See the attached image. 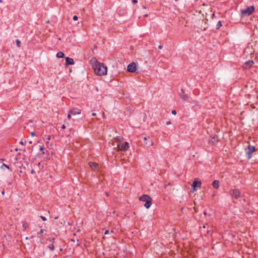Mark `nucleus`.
Masks as SVG:
<instances>
[{"instance_id": "1a4fd4ad", "label": "nucleus", "mask_w": 258, "mask_h": 258, "mask_svg": "<svg viewBox=\"0 0 258 258\" xmlns=\"http://www.w3.org/2000/svg\"><path fill=\"white\" fill-rule=\"evenodd\" d=\"M70 113L73 115H75L77 114H80L81 113V109L77 108H74L71 109H70Z\"/></svg>"}, {"instance_id": "412c9836", "label": "nucleus", "mask_w": 258, "mask_h": 258, "mask_svg": "<svg viewBox=\"0 0 258 258\" xmlns=\"http://www.w3.org/2000/svg\"><path fill=\"white\" fill-rule=\"evenodd\" d=\"M48 248L51 250H53L54 248V246L53 244H51L50 245H49L48 246Z\"/></svg>"}, {"instance_id": "8fccbe9b", "label": "nucleus", "mask_w": 258, "mask_h": 258, "mask_svg": "<svg viewBox=\"0 0 258 258\" xmlns=\"http://www.w3.org/2000/svg\"><path fill=\"white\" fill-rule=\"evenodd\" d=\"M2 0H0V3H2Z\"/></svg>"}, {"instance_id": "ea45409f", "label": "nucleus", "mask_w": 258, "mask_h": 258, "mask_svg": "<svg viewBox=\"0 0 258 258\" xmlns=\"http://www.w3.org/2000/svg\"><path fill=\"white\" fill-rule=\"evenodd\" d=\"M105 194H106V195L107 196H108V195H109V194H108V193L107 192H105Z\"/></svg>"}, {"instance_id": "c756f323", "label": "nucleus", "mask_w": 258, "mask_h": 258, "mask_svg": "<svg viewBox=\"0 0 258 258\" xmlns=\"http://www.w3.org/2000/svg\"><path fill=\"white\" fill-rule=\"evenodd\" d=\"M3 166H5V167H6V168H8V169H10L9 166L8 165H6V164H4V163L3 164Z\"/></svg>"}, {"instance_id": "a18cd8bd", "label": "nucleus", "mask_w": 258, "mask_h": 258, "mask_svg": "<svg viewBox=\"0 0 258 258\" xmlns=\"http://www.w3.org/2000/svg\"><path fill=\"white\" fill-rule=\"evenodd\" d=\"M57 218H58V217H56L55 218V219H57Z\"/></svg>"}, {"instance_id": "37998d69", "label": "nucleus", "mask_w": 258, "mask_h": 258, "mask_svg": "<svg viewBox=\"0 0 258 258\" xmlns=\"http://www.w3.org/2000/svg\"><path fill=\"white\" fill-rule=\"evenodd\" d=\"M50 138L49 137L47 138V140H50Z\"/></svg>"}, {"instance_id": "ddd939ff", "label": "nucleus", "mask_w": 258, "mask_h": 258, "mask_svg": "<svg viewBox=\"0 0 258 258\" xmlns=\"http://www.w3.org/2000/svg\"><path fill=\"white\" fill-rule=\"evenodd\" d=\"M150 198H151V197H149L148 195H144L142 196H141V197H140L139 200L141 201H143V202H145L146 203V201H147V200L149 199H150Z\"/></svg>"}, {"instance_id": "393cba45", "label": "nucleus", "mask_w": 258, "mask_h": 258, "mask_svg": "<svg viewBox=\"0 0 258 258\" xmlns=\"http://www.w3.org/2000/svg\"><path fill=\"white\" fill-rule=\"evenodd\" d=\"M44 229H41L40 231L38 233V234H41L43 233Z\"/></svg>"}, {"instance_id": "f8f14e48", "label": "nucleus", "mask_w": 258, "mask_h": 258, "mask_svg": "<svg viewBox=\"0 0 258 258\" xmlns=\"http://www.w3.org/2000/svg\"><path fill=\"white\" fill-rule=\"evenodd\" d=\"M75 63L74 59L72 58L67 57H66V66L72 65Z\"/></svg>"}, {"instance_id": "6ab92c4d", "label": "nucleus", "mask_w": 258, "mask_h": 258, "mask_svg": "<svg viewBox=\"0 0 258 258\" xmlns=\"http://www.w3.org/2000/svg\"><path fill=\"white\" fill-rule=\"evenodd\" d=\"M222 26V23L219 21L216 25V29H219Z\"/></svg>"}, {"instance_id": "9d476101", "label": "nucleus", "mask_w": 258, "mask_h": 258, "mask_svg": "<svg viewBox=\"0 0 258 258\" xmlns=\"http://www.w3.org/2000/svg\"><path fill=\"white\" fill-rule=\"evenodd\" d=\"M89 166L94 171H98L99 170V165L94 162H90L89 163Z\"/></svg>"}, {"instance_id": "4c0bfd02", "label": "nucleus", "mask_w": 258, "mask_h": 258, "mask_svg": "<svg viewBox=\"0 0 258 258\" xmlns=\"http://www.w3.org/2000/svg\"><path fill=\"white\" fill-rule=\"evenodd\" d=\"M34 170H31V173L32 174H33V173H34Z\"/></svg>"}, {"instance_id": "423d86ee", "label": "nucleus", "mask_w": 258, "mask_h": 258, "mask_svg": "<svg viewBox=\"0 0 258 258\" xmlns=\"http://www.w3.org/2000/svg\"><path fill=\"white\" fill-rule=\"evenodd\" d=\"M137 70L136 64L135 62H132L127 67V70L131 73H135Z\"/></svg>"}, {"instance_id": "6e6552de", "label": "nucleus", "mask_w": 258, "mask_h": 258, "mask_svg": "<svg viewBox=\"0 0 258 258\" xmlns=\"http://www.w3.org/2000/svg\"><path fill=\"white\" fill-rule=\"evenodd\" d=\"M144 140L145 141V144L148 147H151L153 145L154 143L150 138L145 137Z\"/></svg>"}, {"instance_id": "473e14b6", "label": "nucleus", "mask_w": 258, "mask_h": 258, "mask_svg": "<svg viewBox=\"0 0 258 258\" xmlns=\"http://www.w3.org/2000/svg\"><path fill=\"white\" fill-rule=\"evenodd\" d=\"M171 124L170 121H167V122L166 123V125H169V124Z\"/></svg>"}, {"instance_id": "c85d7f7f", "label": "nucleus", "mask_w": 258, "mask_h": 258, "mask_svg": "<svg viewBox=\"0 0 258 258\" xmlns=\"http://www.w3.org/2000/svg\"><path fill=\"white\" fill-rule=\"evenodd\" d=\"M39 150H40V151H43L44 148L42 146H40L39 147Z\"/></svg>"}, {"instance_id": "a211bd4d", "label": "nucleus", "mask_w": 258, "mask_h": 258, "mask_svg": "<svg viewBox=\"0 0 258 258\" xmlns=\"http://www.w3.org/2000/svg\"><path fill=\"white\" fill-rule=\"evenodd\" d=\"M218 141V137H217V136H215L213 139L210 141V142L212 143H215V142H217Z\"/></svg>"}, {"instance_id": "b1692460", "label": "nucleus", "mask_w": 258, "mask_h": 258, "mask_svg": "<svg viewBox=\"0 0 258 258\" xmlns=\"http://www.w3.org/2000/svg\"><path fill=\"white\" fill-rule=\"evenodd\" d=\"M71 115H72V114L70 113V111H69L68 115V118L69 119H70L71 118Z\"/></svg>"}, {"instance_id": "0eeeda50", "label": "nucleus", "mask_w": 258, "mask_h": 258, "mask_svg": "<svg viewBox=\"0 0 258 258\" xmlns=\"http://www.w3.org/2000/svg\"><path fill=\"white\" fill-rule=\"evenodd\" d=\"M230 193L231 196L235 199H238L241 197L240 192L238 189H231Z\"/></svg>"}, {"instance_id": "c03bdc74", "label": "nucleus", "mask_w": 258, "mask_h": 258, "mask_svg": "<svg viewBox=\"0 0 258 258\" xmlns=\"http://www.w3.org/2000/svg\"><path fill=\"white\" fill-rule=\"evenodd\" d=\"M53 240H54V238L51 239V241H52V242L53 241Z\"/></svg>"}, {"instance_id": "2eb2a0df", "label": "nucleus", "mask_w": 258, "mask_h": 258, "mask_svg": "<svg viewBox=\"0 0 258 258\" xmlns=\"http://www.w3.org/2000/svg\"><path fill=\"white\" fill-rule=\"evenodd\" d=\"M213 187L216 189L218 188L220 186V182L218 180H215L212 183Z\"/></svg>"}, {"instance_id": "7ed1b4c3", "label": "nucleus", "mask_w": 258, "mask_h": 258, "mask_svg": "<svg viewBox=\"0 0 258 258\" xmlns=\"http://www.w3.org/2000/svg\"><path fill=\"white\" fill-rule=\"evenodd\" d=\"M254 11V8L253 6H249L247 8L242 10L241 11V13L243 16H248L251 15Z\"/></svg>"}, {"instance_id": "f257e3e1", "label": "nucleus", "mask_w": 258, "mask_h": 258, "mask_svg": "<svg viewBox=\"0 0 258 258\" xmlns=\"http://www.w3.org/2000/svg\"><path fill=\"white\" fill-rule=\"evenodd\" d=\"M92 67L95 74L99 76H105L107 73V68L103 63L100 62L96 59L91 60Z\"/></svg>"}, {"instance_id": "49530a36", "label": "nucleus", "mask_w": 258, "mask_h": 258, "mask_svg": "<svg viewBox=\"0 0 258 258\" xmlns=\"http://www.w3.org/2000/svg\"><path fill=\"white\" fill-rule=\"evenodd\" d=\"M145 17H147V16H148V15H147V14H146V15H145Z\"/></svg>"}, {"instance_id": "dca6fc26", "label": "nucleus", "mask_w": 258, "mask_h": 258, "mask_svg": "<svg viewBox=\"0 0 258 258\" xmlns=\"http://www.w3.org/2000/svg\"><path fill=\"white\" fill-rule=\"evenodd\" d=\"M181 91L182 94L180 95L181 98L183 100H186L188 99V96L187 95L185 94L183 92V90L182 89H181Z\"/></svg>"}, {"instance_id": "9b49d317", "label": "nucleus", "mask_w": 258, "mask_h": 258, "mask_svg": "<svg viewBox=\"0 0 258 258\" xmlns=\"http://www.w3.org/2000/svg\"><path fill=\"white\" fill-rule=\"evenodd\" d=\"M253 64V61L252 60H248L245 62L243 66V68L244 69H249L252 64Z\"/></svg>"}, {"instance_id": "72a5a7b5", "label": "nucleus", "mask_w": 258, "mask_h": 258, "mask_svg": "<svg viewBox=\"0 0 258 258\" xmlns=\"http://www.w3.org/2000/svg\"><path fill=\"white\" fill-rule=\"evenodd\" d=\"M158 48H159V49H162V45H159V46H158Z\"/></svg>"}, {"instance_id": "f704fd0d", "label": "nucleus", "mask_w": 258, "mask_h": 258, "mask_svg": "<svg viewBox=\"0 0 258 258\" xmlns=\"http://www.w3.org/2000/svg\"><path fill=\"white\" fill-rule=\"evenodd\" d=\"M20 144H21V145H24V143L23 141H21V142H20Z\"/></svg>"}, {"instance_id": "aec40b11", "label": "nucleus", "mask_w": 258, "mask_h": 258, "mask_svg": "<svg viewBox=\"0 0 258 258\" xmlns=\"http://www.w3.org/2000/svg\"><path fill=\"white\" fill-rule=\"evenodd\" d=\"M28 227V223H27L26 222H24L23 223V227L24 228V229L25 230H26L27 228Z\"/></svg>"}, {"instance_id": "09e8293b", "label": "nucleus", "mask_w": 258, "mask_h": 258, "mask_svg": "<svg viewBox=\"0 0 258 258\" xmlns=\"http://www.w3.org/2000/svg\"><path fill=\"white\" fill-rule=\"evenodd\" d=\"M112 213H113V214H115V212H114V211H113V212H112Z\"/></svg>"}, {"instance_id": "c9c22d12", "label": "nucleus", "mask_w": 258, "mask_h": 258, "mask_svg": "<svg viewBox=\"0 0 258 258\" xmlns=\"http://www.w3.org/2000/svg\"><path fill=\"white\" fill-rule=\"evenodd\" d=\"M62 127V129H64V128H66V126H65V125H64V124H63V125H62V127Z\"/></svg>"}, {"instance_id": "58836bf2", "label": "nucleus", "mask_w": 258, "mask_h": 258, "mask_svg": "<svg viewBox=\"0 0 258 258\" xmlns=\"http://www.w3.org/2000/svg\"><path fill=\"white\" fill-rule=\"evenodd\" d=\"M2 194L3 195H4L5 194V191L3 190L2 191Z\"/></svg>"}, {"instance_id": "20e7f679", "label": "nucleus", "mask_w": 258, "mask_h": 258, "mask_svg": "<svg viewBox=\"0 0 258 258\" xmlns=\"http://www.w3.org/2000/svg\"><path fill=\"white\" fill-rule=\"evenodd\" d=\"M245 151L248 159H249L251 157V154L255 152V148L253 146L249 145L247 148L245 149Z\"/></svg>"}, {"instance_id": "a19ab883", "label": "nucleus", "mask_w": 258, "mask_h": 258, "mask_svg": "<svg viewBox=\"0 0 258 258\" xmlns=\"http://www.w3.org/2000/svg\"><path fill=\"white\" fill-rule=\"evenodd\" d=\"M29 144H32V141H29Z\"/></svg>"}, {"instance_id": "7c9ffc66", "label": "nucleus", "mask_w": 258, "mask_h": 258, "mask_svg": "<svg viewBox=\"0 0 258 258\" xmlns=\"http://www.w3.org/2000/svg\"><path fill=\"white\" fill-rule=\"evenodd\" d=\"M132 2H133V3H134V4H136V3H138V1H137V0H133V1H132Z\"/></svg>"}, {"instance_id": "a878e982", "label": "nucleus", "mask_w": 258, "mask_h": 258, "mask_svg": "<svg viewBox=\"0 0 258 258\" xmlns=\"http://www.w3.org/2000/svg\"><path fill=\"white\" fill-rule=\"evenodd\" d=\"M171 113L173 115H176V111L175 110H172Z\"/></svg>"}, {"instance_id": "4468645a", "label": "nucleus", "mask_w": 258, "mask_h": 258, "mask_svg": "<svg viewBox=\"0 0 258 258\" xmlns=\"http://www.w3.org/2000/svg\"><path fill=\"white\" fill-rule=\"evenodd\" d=\"M152 205V199L151 198H150L144 204V207L146 208L147 209H149Z\"/></svg>"}, {"instance_id": "4be33fe9", "label": "nucleus", "mask_w": 258, "mask_h": 258, "mask_svg": "<svg viewBox=\"0 0 258 258\" xmlns=\"http://www.w3.org/2000/svg\"><path fill=\"white\" fill-rule=\"evenodd\" d=\"M16 44H17V45L20 47V44H21V42L19 40V39H17L16 41Z\"/></svg>"}, {"instance_id": "79ce46f5", "label": "nucleus", "mask_w": 258, "mask_h": 258, "mask_svg": "<svg viewBox=\"0 0 258 258\" xmlns=\"http://www.w3.org/2000/svg\"><path fill=\"white\" fill-rule=\"evenodd\" d=\"M143 8L144 9H146V7H145V6H143Z\"/></svg>"}, {"instance_id": "de8ad7c7", "label": "nucleus", "mask_w": 258, "mask_h": 258, "mask_svg": "<svg viewBox=\"0 0 258 258\" xmlns=\"http://www.w3.org/2000/svg\"><path fill=\"white\" fill-rule=\"evenodd\" d=\"M206 226L205 225L203 226V228H205Z\"/></svg>"}, {"instance_id": "e433bc0d", "label": "nucleus", "mask_w": 258, "mask_h": 258, "mask_svg": "<svg viewBox=\"0 0 258 258\" xmlns=\"http://www.w3.org/2000/svg\"><path fill=\"white\" fill-rule=\"evenodd\" d=\"M92 116H95V115H96V113H93L92 114Z\"/></svg>"}, {"instance_id": "bb28decb", "label": "nucleus", "mask_w": 258, "mask_h": 258, "mask_svg": "<svg viewBox=\"0 0 258 258\" xmlns=\"http://www.w3.org/2000/svg\"><path fill=\"white\" fill-rule=\"evenodd\" d=\"M40 218L42 219V220L43 221H46V218L45 217H44V216H41Z\"/></svg>"}, {"instance_id": "5701e85b", "label": "nucleus", "mask_w": 258, "mask_h": 258, "mask_svg": "<svg viewBox=\"0 0 258 258\" xmlns=\"http://www.w3.org/2000/svg\"><path fill=\"white\" fill-rule=\"evenodd\" d=\"M113 231L112 230H111V231H109L108 230H106V231H105V232L104 234H105V235H106V234H109V233H113Z\"/></svg>"}, {"instance_id": "cd10ccee", "label": "nucleus", "mask_w": 258, "mask_h": 258, "mask_svg": "<svg viewBox=\"0 0 258 258\" xmlns=\"http://www.w3.org/2000/svg\"><path fill=\"white\" fill-rule=\"evenodd\" d=\"M78 19V18L77 16H74L73 17V20H75V21H76Z\"/></svg>"}, {"instance_id": "f3484780", "label": "nucleus", "mask_w": 258, "mask_h": 258, "mask_svg": "<svg viewBox=\"0 0 258 258\" xmlns=\"http://www.w3.org/2000/svg\"><path fill=\"white\" fill-rule=\"evenodd\" d=\"M63 56H64V53L61 51H59V52H57L56 54V57L57 58H62V57H63Z\"/></svg>"}, {"instance_id": "f03ea898", "label": "nucleus", "mask_w": 258, "mask_h": 258, "mask_svg": "<svg viewBox=\"0 0 258 258\" xmlns=\"http://www.w3.org/2000/svg\"><path fill=\"white\" fill-rule=\"evenodd\" d=\"M118 142L117 143V148L118 151H126L129 148V144L127 142H124L123 145L119 143L122 141V139L118 138Z\"/></svg>"}, {"instance_id": "2f4dec72", "label": "nucleus", "mask_w": 258, "mask_h": 258, "mask_svg": "<svg viewBox=\"0 0 258 258\" xmlns=\"http://www.w3.org/2000/svg\"><path fill=\"white\" fill-rule=\"evenodd\" d=\"M35 133L34 132H31V136L34 137L35 136Z\"/></svg>"}, {"instance_id": "39448f33", "label": "nucleus", "mask_w": 258, "mask_h": 258, "mask_svg": "<svg viewBox=\"0 0 258 258\" xmlns=\"http://www.w3.org/2000/svg\"><path fill=\"white\" fill-rule=\"evenodd\" d=\"M202 185V182L198 180H195V181L193 182L192 185H191V192H194L197 190L198 187H201Z\"/></svg>"}]
</instances>
